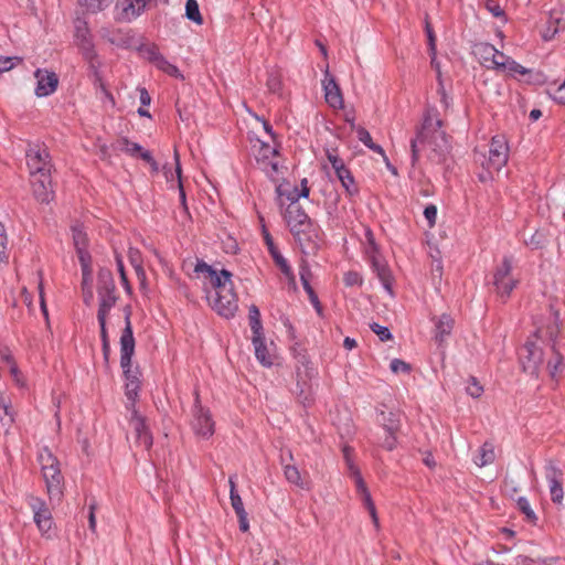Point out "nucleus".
Instances as JSON below:
<instances>
[{"label":"nucleus","mask_w":565,"mask_h":565,"mask_svg":"<svg viewBox=\"0 0 565 565\" xmlns=\"http://www.w3.org/2000/svg\"><path fill=\"white\" fill-rule=\"evenodd\" d=\"M194 271L203 274L204 278L212 287V290L207 292V300L211 307L220 316L225 318L233 317L238 305L237 295L234 291L232 281V274L226 269L217 271L203 260L196 263Z\"/></svg>","instance_id":"nucleus-1"},{"label":"nucleus","mask_w":565,"mask_h":565,"mask_svg":"<svg viewBox=\"0 0 565 565\" xmlns=\"http://www.w3.org/2000/svg\"><path fill=\"white\" fill-rule=\"evenodd\" d=\"M135 353V338L130 321V313L125 316V328L120 335V366L125 375V394L134 406L140 391V372L131 369V358Z\"/></svg>","instance_id":"nucleus-2"},{"label":"nucleus","mask_w":565,"mask_h":565,"mask_svg":"<svg viewBox=\"0 0 565 565\" xmlns=\"http://www.w3.org/2000/svg\"><path fill=\"white\" fill-rule=\"evenodd\" d=\"M441 128L443 120L437 116V114L429 113L425 118L417 137L413 139L411 143L414 161L418 159L419 153L423 150H430L434 153H439L447 148V136Z\"/></svg>","instance_id":"nucleus-3"},{"label":"nucleus","mask_w":565,"mask_h":565,"mask_svg":"<svg viewBox=\"0 0 565 565\" xmlns=\"http://www.w3.org/2000/svg\"><path fill=\"white\" fill-rule=\"evenodd\" d=\"M284 220L299 244L310 242L317 235V226L299 203L290 202L284 213Z\"/></svg>","instance_id":"nucleus-4"},{"label":"nucleus","mask_w":565,"mask_h":565,"mask_svg":"<svg viewBox=\"0 0 565 565\" xmlns=\"http://www.w3.org/2000/svg\"><path fill=\"white\" fill-rule=\"evenodd\" d=\"M39 462L41 465L49 498L51 500H61L63 495L64 478L60 469L58 460L51 450L44 448L39 454Z\"/></svg>","instance_id":"nucleus-5"},{"label":"nucleus","mask_w":565,"mask_h":565,"mask_svg":"<svg viewBox=\"0 0 565 565\" xmlns=\"http://www.w3.org/2000/svg\"><path fill=\"white\" fill-rule=\"evenodd\" d=\"M509 147L504 136L497 135L492 137L488 154H482L478 159L480 164L486 169V173L480 174V180L486 182L493 178L508 162Z\"/></svg>","instance_id":"nucleus-6"},{"label":"nucleus","mask_w":565,"mask_h":565,"mask_svg":"<svg viewBox=\"0 0 565 565\" xmlns=\"http://www.w3.org/2000/svg\"><path fill=\"white\" fill-rule=\"evenodd\" d=\"M252 153L259 169L263 170L267 177L275 180L280 173L281 168L279 166L277 149L274 146L256 138L252 140Z\"/></svg>","instance_id":"nucleus-7"},{"label":"nucleus","mask_w":565,"mask_h":565,"mask_svg":"<svg viewBox=\"0 0 565 565\" xmlns=\"http://www.w3.org/2000/svg\"><path fill=\"white\" fill-rule=\"evenodd\" d=\"M513 259L504 256L501 264L497 266L493 273V286L495 292L501 298H509L512 290L518 286L519 279L512 274Z\"/></svg>","instance_id":"nucleus-8"},{"label":"nucleus","mask_w":565,"mask_h":565,"mask_svg":"<svg viewBox=\"0 0 565 565\" xmlns=\"http://www.w3.org/2000/svg\"><path fill=\"white\" fill-rule=\"evenodd\" d=\"M25 159L29 175L51 174L53 164L47 148L43 145H30Z\"/></svg>","instance_id":"nucleus-9"},{"label":"nucleus","mask_w":565,"mask_h":565,"mask_svg":"<svg viewBox=\"0 0 565 565\" xmlns=\"http://www.w3.org/2000/svg\"><path fill=\"white\" fill-rule=\"evenodd\" d=\"M26 503L33 513V521L40 533L50 536L49 533L53 525V518L46 502L39 497L28 494Z\"/></svg>","instance_id":"nucleus-10"},{"label":"nucleus","mask_w":565,"mask_h":565,"mask_svg":"<svg viewBox=\"0 0 565 565\" xmlns=\"http://www.w3.org/2000/svg\"><path fill=\"white\" fill-rule=\"evenodd\" d=\"M519 360L525 373L537 376L543 362L542 349L534 341L527 340L520 349Z\"/></svg>","instance_id":"nucleus-11"},{"label":"nucleus","mask_w":565,"mask_h":565,"mask_svg":"<svg viewBox=\"0 0 565 565\" xmlns=\"http://www.w3.org/2000/svg\"><path fill=\"white\" fill-rule=\"evenodd\" d=\"M191 425L195 435L201 438L207 439L214 434V422L210 411L201 405L198 392H195L193 419Z\"/></svg>","instance_id":"nucleus-12"},{"label":"nucleus","mask_w":565,"mask_h":565,"mask_svg":"<svg viewBox=\"0 0 565 565\" xmlns=\"http://www.w3.org/2000/svg\"><path fill=\"white\" fill-rule=\"evenodd\" d=\"M33 198L41 204H49L54 199L51 174L29 175Z\"/></svg>","instance_id":"nucleus-13"},{"label":"nucleus","mask_w":565,"mask_h":565,"mask_svg":"<svg viewBox=\"0 0 565 565\" xmlns=\"http://www.w3.org/2000/svg\"><path fill=\"white\" fill-rule=\"evenodd\" d=\"M99 308L97 313L108 315L115 306L117 297L115 294V284L109 273L99 276Z\"/></svg>","instance_id":"nucleus-14"},{"label":"nucleus","mask_w":565,"mask_h":565,"mask_svg":"<svg viewBox=\"0 0 565 565\" xmlns=\"http://www.w3.org/2000/svg\"><path fill=\"white\" fill-rule=\"evenodd\" d=\"M129 409L131 411V417H130V426L132 427L135 435H136V443L139 446H142L145 449H150L152 446V435L149 431V427L146 423V418L142 417L137 409L135 408V405L130 406Z\"/></svg>","instance_id":"nucleus-15"},{"label":"nucleus","mask_w":565,"mask_h":565,"mask_svg":"<svg viewBox=\"0 0 565 565\" xmlns=\"http://www.w3.org/2000/svg\"><path fill=\"white\" fill-rule=\"evenodd\" d=\"M545 476L550 483V495L553 503L561 505L564 499L562 487L563 472L556 465L550 461L545 467Z\"/></svg>","instance_id":"nucleus-16"},{"label":"nucleus","mask_w":565,"mask_h":565,"mask_svg":"<svg viewBox=\"0 0 565 565\" xmlns=\"http://www.w3.org/2000/svg\"><path fill=\"white\" fill-rule=\"evenodd\" d=\"M36 78L35 95L38 97H46L52 95L58 85V77L54 72L39 68L34 72Z\"/></svg>","instance_id":"nucleus-17"},{"label":"nucleus","mask_w":565,"mask_h":565,"mask_svg":"<svg viewBox=\"0 0 565 565\" xmlns=\"http://www.w3.org/2000/svg\"><path fill=\"white\" fill-rule=\"evenodd\" d=\"M252 341L257 361L265 367L273 366L277 359L275 344L266 343L264 335L253 337Z\"/></svg>","instance_id":"nucleus-18"},{"label":"nucleus","mask_w":565,"mask_h":565,"mask_svg":"<svg viewBox=\"0 0 565 565\" xmlns=\"http://www.w3.org/2000/svg\"><path fill=\"white\" fill-rule=\"evenodd\" d=\"M75 44L82 52L85 60L93 61L96 57L90 32L86 22H82L76 25Z\"/></svg>","instance_id":"nucleus-19"},{"label":"nucleus","mask_w":565,"mask_h":565,"mask_svg":"<svg viewBox=\"0 0 565 565\" xmlns=\"http://www.w3.org/2000/svg\"><path fill=\"white\" fill-rule=\"evenodd\" d=\"M149 0H119L117 8L120 10V19L130 22L138 18L146 9Z\"/></svg>","instance_id":"nucleus-20"},{"label":"nucleus","mask_w":565,"mask_h":565,"mask_svg":"<svg viewBox=\"0 0 565 565\" xmlns=\"http://www.w3.org/2000/svg\"><path fill=\"white\" fill-rule=\"evenodd\" d=\"M263 236H264V242L267 246V249H268L270 256L273 257L276 266L281 270V273L286 277H288V278L292 277L291 267L289 266L287 259L278 250L269 232L265 228L263 230Z\"/></svg>","instance_id":"nucleus-21"},{"label":"nucleus","mask_w":565,"mask_h":565,"mask_svg":"<svg viewBox=\"0 0 565 565\" xmlns=\"http://www.w3.org/2000/svg\"><path fill=\"white\" fill-rule=\"evenodd\" d=\"M322 84L326 102L333 108H341L343 106L342 94L334 78L330 76L328 68L326 70V76Z\"/></svg>","instance_id":"nucleus-22"},{"label":"nucleus","mask_w":565,"mask_h":565,"mask_svg":"<svg viewBox=\"0 0 565 565\" xmlns=\"http://www.w3.org/2000/svg\"><path fill=\"white\" fill-rule=\"evenodd\" d=\"M181 173H182V170H181V166H180V161H179V154L175 151L174 152V168L168 167L166 164L163 167V174H164L167 182L171 184V188H174V183H177V188L179 189V192H180V200L184 204L185 192H184L183 184H182Z\"/></svg>","instance_id":"nucleus-23"},{"label":"nucleus","mask_w":565,"mask_h":565,"mask_svg":"<svg viewBox=\"0 0 565 565\" xmlns=\"http://www.w3.org/2000/svg\"><path fill=\"white\" fill-rule=\"evenodd\" d=\"M284 476L289 483L295 484L301 490H310L311 488L310 480L303 477L295 465H284Z\"/></svg>","instance_id":"nucleus-24"},{"label":"nucleus","mask_w":565,"mask_h":565,"mask_svg":"<svg viewBox=\"0 0 565 565\" xmlns=\"http://www.w3.org/2000/svg\"><path fill=\"white\" fill-rule=\"evenodd\" d=\"M377 420L384 431L398 433L401 429V417L398 413L381 411Z\"/></svg>","instance_id":"nucleus-25"},{"label":"nucleus","mask_w":565,"mask_h":565,"mask_svg":"<svg viewBox=\"0 0 565 565\" xmlns=\"http://www.w3.org/2000/svg\"><path fill=\"white\" fill-rule=\"evenodd\" d=\"M550 319L552 320L546 327H537L535 331V335L539 338H548L550 340H555L557 334L559 333L561 326L558 313L556 311L550 312Z\"/></svg>","instance_id":"nucleus-26"},{"label":"nucleus","mask_w":565,"mask_h":565,"mask_svg":"<svg viewBox=\"0 0 565 565\" xmlns=\"http://www.w3.org/2000/svg\"><path fill=\"white\" fill-rule=\"evenodd\" d=\"M495 47L489 43H478L473 47V54L486 67L490 68Z\"/></svg>","instance_id":"nucleus-27"},{"label":"nucleus","mask_w":565,"mask_h":565,"mask_svg":"<svg viewBox=\"0 0 565 565\" xmlns=\"http://www.w3.org/2000/svg\"><path fill=\"white\" fill-rule=\"evenodd\" d=\"M454 327V320L448 315H441L436 321L435 338L439 343L445 341V338L450 334Z\"/></svg>","instance_id":"nucleus-28"},{"label":"nucleus","mask_w":565,"mask_h":565,"mask_svg":"<svg viewBox=\"0 0 565 565\" xmlns=\"http://www.w3.org/2000/svg\"><path fill=\"white\" fill-rule=\"evenodd\" d=\"M495 459L494 447L490 443H484L478 450L473 461L478 467H484L492 463Z\"/></svg>","instance_id":"nucleus-29"},{"label":"nucleus","mask_w":565,"mask_h":565,"mask_svg":"<svg viewBox=\"0 0 565 565\" xmlns=\"http://www.w3.org/2000/svg\"><path fill=\"white\" fill-rule=\"evenodd\" d=\"M337 177L349 196L358 194L359 189L355 184L351 171L348 168L343 169L342 171H339V173H337Z\"/></svg>","instance_id":"nucleus-30"},{"label":"nucleus","mask_w":565,"mask_h":565,"mask_svg":"<svg viewBox=\"0 0 565 565\" xmlns=\"http://www.w3.org/2000/svg\"><path fill=\"white\" fill-rule=\"evenodd\" d=\"M358 138L369 149H371L374 152L381 154L385 160H387V157L385 156L384 149L381 146H379V145L373 142L370 132L365 128H359L358 129Z\"/></svg>","instance_id":"nucleus-31"},{"label":"nucleus","mask_w":565,"mask_h":565,"mask_svg":"<svg viewBox=\"0 0 565 565\" xmlns=\"http://www.w3.org/2000/svg\"><path fill=\"white\" fill-rule=\"evenodd\" d=\"M248 319L253 337L263 335V326L260 322V312L256 306H250L248 311Z\"/></svg>","instance_id":"nucleus-32"},{"label":"nucleus","mask_w":565,"mask_h":565,"mask_svg":"<svg viewBox=\"0 0 565 565\" xmlns=\"http://www.w3.org/2000/svg\"><path fill=\"white\" fill-rule=\"evenodd\" d=\"M397 434L384 431L382 436H377L375 444L387 451H392L397 447Z\"/></svg>","instance_id":"nucleus-33"},{"label":"nucleus","mask_w":565,"mask_h":565,"mask_svg":"<svg viewBox=\"0 0 565 565\" xmlns=\"http://www.w3.org/2000/svg\"><path fill=\"white\" fill-rule=\"evenodd\" d=\"M153 63L159 70L163 71L168 75L173 77H182L179 68L175 65L168 62L164 57L159 55L154 56Z\"/></svg>","instance_id":"nucleus-34"},{"label":"nucleus","mask_w":565,"mask_h":565,"mask_svg":"<svg viewBox=\"0 0 565 565\" xmlns=\"http://www.w3.org/2000/svg\"><path fill=\"white\" fill-rule=\"evenodd\" d=\"M113 0H79L81 7L89 13H97L105 10Z\"/></svg>","instance_id":"nucleus-35"},{"label":"nucleus","mask_w":565,"mask_h":565,"mask_svg":"<svg viewBox=\"0 0 565 565\" xmlns=\"http://www.w3.org/2000/svg\"><path fill=\"white\" fill-rule=\"evenodd\" d=\"M185 15L189 20L195 22L196 24L203 23V19L200 13V9H199V4H198L196 0H186Z\"/></svg>","instance_id":"nucleus-36"},{"label":"nucleus","mask_w":565,"mask_h":565,"mask_svg":"<svg viewBox=\"0 0 565 565\" xmlns=\"http://www.w3.org/2000/svg\"><path fill=\"white\" fill-rule=\"evenodd\" d=\"M563 366V356L553 348V355L547 362V370L552 379H555Z\"/></svg>","instance_id":"nucleus-37"},{"label":"nucleus","mask_w":565,"mask_h":565,"mask_svg":"<svg viewBox=\"0 0 565 565\" xmlns=\"http://www.w3.org/2000/svg\"><path fill=\"white\" fill-rule=\"evenodd\" d=\"M228 482H230V487H231V490H230L231 504H232L235 513L238 514V513L246 512L244 509L242 498L239 497V494L237 493V491L235 489V482H234L233 478H230Z\"/></svg>","instance_id":"nucleus-38"},{"label":"nucleus","mask_w":565,"mask_h":565,"mask_svg":"<svg viewBox=\"0 0 565 565\" xmlns=\"http://www.w3.org/2000/svg\"><path fill=\"white\" fill-rule=\"evenodd\" d=\"M76 250H77L79 263L82 265L83 279H84V281H86L87 278L92 274L90 256H89L88 252L86 250V248H84V247H81L79 249H76Z\"/></svg>","instance_id":"nucleus-39"},{"label":"nucleus","mask_w":565,"mask_h":565,"mask_svg":"<svg viewBox=\"0 0 565 565\" xmlns=\"http://www.w3.org/2000/svg\"><path fill=\"white\" fill-rule=\"evenodd\" d=\"M0 408L3 409V416H0L2 425L10 427L14 422V412L3 396L0 397Z\"/></svg>","instance_id":"nucleus-40"},{"label":"nucleus","mask_w":565,"mask_h":565,"mask_svg":"<svg viewBox=\"0 0 565 565\" xmlns=\"http://www.w3.org/2000/svg\"><path fill=\"white\" fill-rule=\"evenodd\" d=\"M350 473L354 480V484L356 488L358 493L361 495L365 492H367V487L361 476V472L359 468L354 463H350Z\"/></svg>","instance_id":"nucleus-41"},{"label":"nucleus","mask_w":565,"mask_h":565,"mask_svg":"<svg viewBox=\"0 0 565 565\" xmlns=\"http://www.w3.org/2000/svg\"><path fill=\"white\" fill-rule=\"evenodd\" d=\"M116 149L130 156H136L141 151V146L124 138L117 142Z\"/></svg>","instance_id":"nucleus-42"},{"label":"nucleus","mask_w":565,"mask_h":565,"mask_svg":"<svg viewBox=\"0 0 565 565\" xmlns=\"http://www.w3.org/2000/svg\"><path fill=\"white\" fill-rule=\"evenodd\" d=\"M72 233H73V239H74V245H75L76 249H79L81 247L86 248V246H87V234L84 231L83 226L82 225H74L72 227Z\"/></svg>","instance_id":"nucleus-43"},{"label":"nucleus","mask_w":565,"mask_h":565,"mask_svg":"<svg viewBox=\"0 0 565 565\" xmlns=\"http://www.w3.org/2000/svg\"><path fill=\"white\" fill-rule=\"evenodd\" d=\"M300 279H301L303 289L308 294L310 302L313 305V307L316 308L317 312L320 315L321 313V306H320V301L318 299L317 294L313 291L312 287L310 286L308 279L305 277L303 274H301Z\"/></svg>","instance_id":"nucleus-44"},{"label":"nucleus","mask_w":565,"mask_h":565,"mask_svg":"<svg viewBox=\"0 0 565 565\" xmlns=\"http://www.w3.org/2000/svg\"><path fill=\"white\" fill-rule=\"evenodd\" d=\"M23 62L19 56H0V73L9 72Z\"/></svg>","instance_id":"nucleus-45"},{"label":"nucleus","mask_w":565,"mask_h":565,"mask_svg":"<svg viewBox=\"0 0 565 565\" xmlns=\"http://www.w3.org/2000/svg\"><path fill=\"white\" fill-rule=\"evenodd\" d=\"M516 504H518V508L520 509V511L522 513H524V515L526 516V519L530 521V522H535L536 521V514L535 512L532 510L531 505H530V502L526 498L524 497H520L516 501Z\"/></svg>","instance_id":"nucleus-46"},{"label":"nucleus","mask_w":565,"mask_h":565,"mask_svg":"<svg viewBox=\"0 0 565 565\" xmlns=\"http://www.w3.org/2000/svg\"><path fill=\"white\" fill-rule=\"evenodd\" d=\"M2 359L7 362V364L9 366V370H10V373L13 376L14 382L18 385L23 386L24 383H23V381L21 379V374H20V372L18 370V366L14 363L12 356L9 353H6V354L2 355Z\"/></svg>","instance_id":"nucleus-47"},{"label":"nucleus","mask_w":565,"mask_h":565,"mask_svg":"<svg viewBox=\"0 0 565 565\" xmlns=\"http://www.w3.org/2000/svg\"><path fill=\"white\" fill-rule=\"evenodd\" d=\"M561 24L559 18H553L551 17V20L548 21V25L546 29L543 30L542 36L545 41H548L554 38V35L558 32V25Z\"/></svg>","instance_id":"nucleus-48"},{"label":"nucleus","mask_w":565,"mask_h":565,"mask_svg":"<svg viewBox=\"0 0 565 565\" xmlns=\"http://www.w3.org/2000/svg\"><path fill=\"white\" fill-rule=\"evenodd\" d=\"M509 60H510L509 56L504 55L502 52H500L495 49V51L493 53L492 61H491L490 68H497V70L503 71L504 67L507 66Z\"/></svg>","instance_id":"nucleus-49"},{"label":"nucleus","mask_w":565,"mask_h":565,"mask_svg":"<svg viewBox=\"0 0 565 565\" xmlns=\"http://www.w3.org/2000/svg\"><path fill=\"white\" fill-rule=\"evenodd\" d=\"M374 266L377 270V276L380 280L382 281L385 289L391 290V275L390 270L384 265H379L377 263H374Z\"/></svg>","instance_id":"nucleus-50"},{"label":"nucleus","mask_w":565,"mask_h":565,"mask_svg":"<svg viewBox=\"0 0 565 565\" xmlns=\"http://www.w3.org/2000/svg\"><path fill=\"white\" fill-rule=\"evenodd\" d=\"M390 369L393 373H408L411 371L409 364L399 359H394L391 361Z\"/></svg>","instance_id":"nucleus-51"},{"label":"nucleus","mask_w":565,"mask_h":565,"mask_svg":"<svg viewBox=\"0 0 565 565\" xmlns=\"http://www.w3.org/2000/svg\"><path fill=\"white\" fill-rule=\"evenodd\" d=\"M297 362H298V365H297L298 376L301 375L300 365L305 369V375L307 377H311L313 375V369L310 367V361L308 360V358L306 355H301Z\"/></svg>","instance_id":"nucleus-52"},{"label":"nucleus","mask_w":565,"mask_h":565,"mask_svg":"<svg viewBox=\"0 0 565 565\" xmlns=\"http://www.w3.org/2000/svg\"><path fill=\"white\" fill-rule=\"evenodd\" d=\"M344 284L347 286H356L362 285V276L356 271H348L343 277Z\"/></svg>","instance_id":"nucleus-53"},{"label":"nucleus","mask_w":565,"mask_h":565,"mask_svg":"<svg viewBox=\"0 0 565 565\" xmlns=\"http://www.w3.org/2000/svg\"><path fill=\"white\" fill-rule=\"evenodd\" d=\"M424 216L428 222L429 227H433L437 218V207L434 204H429L424 210Z\"/></svg>","instance_id":"nucleus-54"},{"label":"nucleus","mask_w":565,"mask_h":565,"mask_svg":"<svg viewBox=\"0 0 565 565\" xmlns=\"http://www.w3.org/2000/svg\"><path fill=\"white\" fill-rule=\"evenodd\" d=\"M483 392V387L477 382L475 377H471L470 383L467 387V393L477 398L479 397Z\"/></svg>","instance_id":"nucleus-55"},{"label":"nucleus","mask_w":565,"mask_h":565,"mask_svg":"<svg viewBox=\"0 0 565 565\" xmlns=\"http://www.w3.org/2000/svg\"><path fill=\"white\" fill-rule=\"evenodd\" d=\"M371 329L373 332H375L379 335L381 341H387L392 338V334L386 327L380 326L377 323H373L371 326Z\"/></svg>","instance_id":"nucleus-56"},{"label":"nucleus","mask_w":565,"mask_h":565,"mask_svg":"<svg viewBox=\"0 0 565 565\" xmlns=\"http://www.w3.org/2000/svg\"><path fill=\"white\" fill-rule=\"evenodd\" d=\"M106 318L107 315L97 313V320L100 327V339L102 342L109 341L107 328H106Z\"/></svg>","instance_id":"nucleus-57"},{"label":"nucleus","mask_w":565,"mask_h":565,"mask_svg":"<svg viewBox=\"0 0 565 565\" xmlns=\"http://www.w3.org/2000/svg\"><path fill=\"white\" fill-rule=\"evenodd\" d=\"M503 71H508L509 73H512V74H515V73L521 74V75L526 74V70L522 65L518 64L515 61H513L511 58L509 60V62Z\"/></svg>","instance_id":"nucleus-58"},{"label":"nucleus","mask_w":565,"mask_h":565,"mask_svg":"<svg viewBox=\"0 0 565 565\" xmlns=\"http://www.w3.org/2000/svg\"><path fill=\"white\" fill-rule=\"evenodd\" d=\"M7 233L2 223H0V260L6 257V248H7Z\"/></svg>","instance_id":"nucleus-59"},{"label":"nucleus","mask_w":565,"mask_h":565,"mask_svg":"<svg viewBox=\"0 0 565 565\" xmlns=\"http://www.w3.org/2000/svg\"><path fill=\"white\" fill-rule=\"evenodd\" d=\"M486 8L489 12L493 14V17L499 18L503 15V10L501 7L493 0H487Z\"/></svg>","instance_id":"nucleus-60"},{"label":"nucleus","mask_w":565,"mask_h":565,"mask_svg":"<svg viewBox=\"0 0 565 565\" xmlns=\"http://www.w3.org/2000/svg\"><path fill=\"white\" fill-rule=\"evenodd\" d=\"M278 192H279V195L280 196H285L286 195V199L289 200L290 202H296L298 203V200L300 198H302V195H300V191L297 189V188H294L291 191H288L287 193H285L280 188L278 189Z\"/></svg>","instance_id":"nucleus-61"},{"label":"nucleus","mask_w":565,"mask_h":565,"mask_svg":"<svg viewBox=\"0 0 565 565\" xmlns=\"http://www.w3.org/2000/svg\"><path fill=\"white\" fill-rule=\"evenodd\" d=\"M95 509H96V505L94 503H92L89 505V515H88V525H89V529L95 532L96 531V516H95Z\"/></svg>","instance_id":"nucleus-62"},{"label":"nucleus","mask_w":565,"mask_h":565,"mask_svg":"<svg viewBox=\"0 0 565 565\" xmlns=\"http://www.w3.org/2000/svg\"><path fill=\"white\" fill-rule=\"evenodd\" d=\"M239 521V529L243 532H246L249 529L248 520H247V513H238L236 514Z\"/></svg>","instance_id":"nucleus-63"},{"label":"nucleus","mask_w":565,"mask_h":565,"mask_svg":"<svg viewBox=\"0 0 565 565\" xmlns=\"http://www.w3.org/2000/svg\"><path fill=\"white\" fill-rule=\"evenodd\" d=\"M555 98L565 105V79L564 83L557 88Z\"/></svg>","instance_id":"nucleus-64"}]
</instances>
